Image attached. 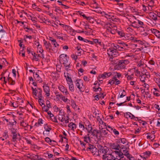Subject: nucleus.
Instances as JSON below:
<instances>
[{"label": "nucleus", "instance_id": "nucleus-1", "mask_svg": "<svg viewBox=\"0 0 160 160\" xmlns=\"http://www.w3.org/2000/svg\"><path fill=\"white\" fill-rule=\"evenodd\" d=\"M98 152L102 154V159L103 160H118L121 153L112 150L110 148L106 146H102L101 145L98 146Z\"/></svg>", "mask_w": 160, "mask_h": 160}, {"label": "nucleus", "instance_id": "nucleus-2", "mask_svg": "<svg viewBox=\"0 0 160 160\" xmlns=\"http://www.w3.org/2000/svg\"><path fill=\"white\" fill-rule=\"evenodd\" d=\"M129 145L127 143L125 146L121 145L120 146L119 150L118 151H116L118 152L119 153H120L121 155L119 158V159H121L124 158V156L125 155L126 157L128 156V154H130L129 152Z\"/></svg>", "mask_w": 160, "mask_h": 160}, {"label": "nucleus", "instance_id": "nucleus-3", "mask_svg": "<svg viewBox=\"0 0 160 160\" xmlns=\"http://www.w3.org/2000/svg\"><path fill=\"white\" fill-rule=\"evenodd\" d=\"M121 76V74L119 72H114L113 73V77L111 79L109 80L108 83L112 85L114 84L118 85L120 84V81L118 80L117 78H120Z\"/></svg>", "mask_w": 160, "mask_h": 160}, {"label": "nucleus", "instance_id": "nucleus-4", "mask_svg": "<svg viewBox=\"0 0 160 160\" xmlns=\"http://www.w3.org/2000/svg\"><path fill=\"white\" fill-rule=\"evenodd\" d=\"M107 54L108 56H112L113 57H116L119 55V53L117 52L114 47V46L110 48L107 50Z\"/></svg>", "mask_w": 160, "mask_h": 160}, {"label": "nucleus", "instance_id": "nucleus-5", "mask_svg": "<svg viewBox=\"0 0 160 160\" xmlns=\"http://www.w3.org/2000/svg\"><path fill=\"white\" fill-rule=\"evenodd\" d=\"M130 22L131 23L130 26L134 28H137L140 27L142 28L143 30H144L143 27H142L144 25V23L141 20L138 19H136V21H134L133 22L130 21Z\"/></svg>", "mask_w": 160, "mask_h": 160}, {"label": "nucleus", "instance_id": "nucleus-6", "mask_svg": "<svg viewBox=\"0 0 160 160\" xmlns=\"http://www.w3.org/2000/svg\"><path fill=\"white\" fill-rule=\"evenodd\" d=\"M69 57L66 54H62L59 56V62L60 63H62L64 65L70 62L68 61Z\"/></svg>", "mask_w": 160, "mask_h": 160}, {"label": "nucleus", "instance_id": "nucleus-7", "mask_svg": "<svg viewBox=\"0 0 160 160\" xmlns=\"http://www.w3.org/2000/svg\"><path fill=\"white\" fill-rule=\"evenodd\" d=\"M10 130L11 133V136L12 137V141L15 142L18 139V135L20 136V134L18 133H17V129L12 128L10 129Z\"/></svg>", "mask_w": 160, "mask_h": 160}, {"label": "nucleus", "instance_id": "nucleus-8", "mask_svg": "<svg viewBox=\"0 0 160 160\" xmlns=\"http://www.w3.org/2000/svg\"><path fill=\"white\" fill-rule=\"evenodd\" d=\"M129 62L128 60L122 59L118 61L117 66L121 69H124L126 68V65Z\"/></svg>", "mask_w": 160, "mask_h": 160}, {"label": "nucleus", "instance_id": "nucleus-9", "mask_svg": "<svg viewBox=\"0 0 160 160\" xmlns=\"http://www.w3.org/2000/svg\"><path fill=\"white\" fill-rule=\"evenodd\" d=\"M88 147L87 149V150H89L93 155L96 154L97 152V148L93 145L88 144Z\"/></svg>", "mask_w": 160, "mask_h": 160}, {"label": "nucleus", "instance_id": "nucleus-10", "mask_svg": "<svg viewBox=\"0 0 160 160\" xmlns=\"http://www.w3.org/2000/svg\"><path fill=\"white\" fill-rule=\"evenodd\" d=\"M59 90L66 95H69L67 88L61 84H59L58 86Z\"/></svg>", "mask_w": 160, "mask_h": 160}, {"label": "nucleus", "instance_id": "nucleus-11", "mask_svg": "<svg viewBox=\"0 0 160 160\" xmlns=\"http://www.w3.org/2000/svg\"><path fill=\"white\" fill-rule=\"evenodd\" d=\"M44 157L47 158V159L50 160H55L56 158L52 154L50 153L49 151H47L46 153H44Z\"/></svg>", "mask_w": 160, "mask_h": 160}, {"label": "nucleus", "instance_id": "nucleus-12", "mask_svg": "<svg viewBox=\"0 0 160 160\" xmlns=\"http://www.w3.org/2000/svg\"><path fill=\"white\" fill-rule=\"evenodd\" d=\"M123 51H125L129 48L128 45L123 42H118Z\"/></svg>", "mask_w": 160, "mask_h": 160}, {"label": "nucleus", "instance_id": "nucleus-13", "mask_svg": "<svg viewBox=\"0 0 160 160\" xmlns=\"http://www.w3.org/2000/svg\"><path fill=\"white\" fill-rule=\"evenodd\" d=\"M33 77L38 82L40 83L42 82V80L41 77L39 76V75L37 72H33Z\"/></svg>", "mask_w": 160, "mask_h": 160}, {"label": "nucleus", "instance_id": "nucleus-14", "mask_svg": "<svg viewBox=\"0 0 160 160\" xmlns=\"http://www.w3.org/2000/svg\"><path fill=\"white\" fill-rule=\"evenodd\" d=\"M120 145L118 144H115V143H111L110 145V147L112 149L116 150V151H118L120 147Z\"/></svg>", "mask_w": 160, "mask_h": 160}, {"label": "nucleus", "instance_id": "nucleus-15", "mask_svg": "<svg viewBox=\"0 0 160 160\" xmlns=\"http://www.w3.org/2000/svg\"><path fill=\"white\" fill-rule=\"evenodd\" d=\"M116 32L118 34L121 38H122L123 39H124L126 38L125 33L122 30L116 29Z\"/></svg>", "mask_w": 160, "mask_h": 160}, {"label": "nucleus", "instance_id": "nucleus-16", "mask_svg": "<svg viewBox=\"0 0 160 160\" xmlns=\"http://www.w3.org/2000/svg\"><path fill=\"white\" fill-rule=\"evenodd\" d=\"M43 88L44 91L45 93V95L47 97H49L50 95L49 87L46 85H45L43 86Z\"/></svg>", "mask_w": 160, "mask_h": 160}, {"label": "nucleus", "instance_id": "nucleus-17", "mask_svg": "<svg viewBox=\"0 0 160 160\" xmlns=\"http://www.w3.org/2000/svg\"><path fill=\"white\" fill-rule=\"evenodd\" d=\"M113 46H114V47L115 48L116 50L118 52V51H123L122 50V48L121 47L118 43V42H117V44H113Z\"/></svg>", "mask_w": 160, "mask_h": 160}, {"label": "nucleus", "instance_id": "nucleus-18", "mask_svg": "<svg viewBox=\"0 0 160 160\" xmlns=\"http://www.w3.org/2000/svg\"><path fill=\"white\" fill-rule=\"evenodd\" d=\"M81 80L80 79H77L76 80V85L79 89L80 91L82 92L83 91V89H82V87L80 85V82H79Z\"/></svg>", "mask_w": 160, "mask_h": 160}, {"label": "nucleus", "instance_id": "nucleus-19", "mask_svg": "<svg viewBox=\"0 0 160 160\" xmlns=\"http://www.w3.org/2000/svg\"><path fill=\"white\" fill-rule=\"evenodd\" d=\"M68 126L71 128L73 131H74L77 128V125L76 124L72 122H71L68 124Z\"/></svg>", "mask_w": 160, "mask_h": 160}, {"label": "nucleus", "instance_id": "nucleus-20", "mask_svg": "<svg viewBox=\"0 0 160 160\" xmlns=\"http://www.w3.org/2000/svg\"><path fill=\"white\" fill-rule=\"evenodd\" d=\"M8 72V77L7 78V80L8 81V82L9 84L11 85H13L15 84V81L13 80L11 78L9 77V72Z\"/></svg>", "mask_w": 160, "mask_h": 160}, {"label": "nucleus", "instance_id": "nucleus-21", "mask_svg": "<svg viewBox=\"0 0 160 160\" xmlns=\"http://www.w3.org/2000/svg\"><path fill=\"white\" fill-rule=\"evenodd\" d=\"M64 67L65 68V70L67 72H68L69 71L72 70L71 69V63L70 62L68 63V64H66V65H64Z\"/></svg>", "mask_w": 160, "mask_h": 160}, {"label": "nucleus", "instance_id": "nucleus-22", "mask_svg": "<svg viewBox=\"0 0 160 160\" xmlns=\"http://www.w3.org/2000/svg\"><path fill=\"white\" fill-rule=\"evenodd\" d=\"M43 44L44 46L45 47L46 49L47 50L48 49L49 51H50L51 50L50 47H51V44L50 42H48L45 40Z\"/></svg>", "mask_w": 160, "mask_h": 160}, {"label": "nucleus", "instance_id": "nucleus-23", "mask_svg": "<svg viewBox=\"0 0 160 160\" xmlns=\"http://www.w3.org/2000/svg\"><path fill=\"white\" fill-rule=\"evenodd\" d=\"M86 129L87 130L88 134H90L92 132V127L91 124H89L88 126H86Z\"/></svg>", "mask_w": 160, "mask_h": 160}, {"label": "nucleus", "instance_id": "nucleus-24", "mask_svg": "<svg viewBox=\"0 0 160 160\" xmlns=\"http://www.w3.org/2000/svg\"><path fill=\"white\" fill-rule=\"evenodd\" d=\"M44 128L45 129V131L47 132H48V133H45V131H44L43 132V134L44 135L46 134L47 135L48 134H49V132H50V131L51 129V128L49 127L48 126H47V124H46V125H45Z\"/></svg>", "mask_w": 160, "mask_h": 160}, {"label": "nucleus", "instance_id": "nucleus-25", "mask_svg": "<svg viewBox=\"0 0 160 160\" xmlns=\"http://www.w3.org/2000/svg\"><path fill=\"white\" fill-rule=\"evenodd\" d=\"M150 132L147 133V138L150 139L152 141L155 138V136L154 134L150 135Z\"/></svg>", "mask_w": 160, "mask_h": 160}, {"label": "nucleus", "instance_id": "nucleus-26", "mask_svg": "<svg viewBox=\"0 0 160 160\" xmlns=\"http://www.w3.org/2000/svg\"><path fill=\"white\" fill-rule=\"evenodd\" d=\"M2 26L0 24V38H2L5 32V30L2 29Z\"/></svg>", "mask_w": 160, "mask_h": 160}, {"label": "nucleus", "instance_id": "nucleus-27", "mask_svg": "<svg viewBox=\"0 0 160 160\" xmlns=\"http://www.w3.org/2000/svg\"><path fill=\"white\" fill-rule=\"evenodd\" d=\"M71 105L72 108L75 110V111L77 110V105L75 101L73 100H71Z\"/></svg>", "mask_w": 160, "mask_h": 160}, {"label": "nucleus", "instance_id": "nucleus-28", "mask_svg": "<svg viewBox=\"0 0 160 160\" xmlns=\"http://www.w3.org/2000/svg\"><path fill=\"white\" fill-rule=\"evenodd\" d=\"M89 135L90 134L88 133L87 135H85L83 137L84 141L88 144L89 143L88 141H89L90 139Z\"/></svg>", "mask_w": 160, "mask_h": 160}, {"label": "nucleus", "instance_id": "nucleus-29", "mask_svg": "<svg viewBox=\"0 0 160 160\" xmlns=\"http://www.w3.org/2000/svg\"><path fill=\"white\" fill-rule=\"evenodd\" d=\"M104 79L106 78V76H105L104 72L103 74H100L98 77V79L99 82L102 81V79H101V78Z\"/></svg>", "mask_w": 160, "mask_h": 160}, {"label": "nucleus", "instance_id": "nucleus-30", "mask_svg": "<svg viewBox=\"0 0 160 160\" xmlns=\"http://www.w3.org/2000/svg\"><path fill=\"white\" fill-rule=\"evenodd\" d=\"M153 89L155 90V91H153V95L157 97L160 96V93H159V90L155 88H154Z\"/></svg>", "mask_w": 160, "mask_h": 160}, {"label": "nucleus", "instance_id": "nucleus-31", "mask_svg": "<svg viewBox=\"0 0 160 160\" xmlns=\"http://www.w3.org/2000/svg\"><path fill=\"white\" fill-rule=\"evenodd\" d=\"M8 72L7 70H6V71L4 72H2L1 76V77L0 78V80H1L2 78H3L4 79V82L3 84H5L7 82V81L5 80V77L4 76V74L6 72Z\"/></svg>", "mask_w": 160, "mask_h": 160}, {"label": "nucleus", "instance_id": "nucleus-32", "mask_svg": "<svg viewBox=\"0 0 160 160\" xmlns=\"http://www.w3.org/2000/svg\"><path fill=\"white\" fill-rule=\"evenodd\" d=\"M102 132V136L106 137L108 136V131L110 132L109 130H108L107 129L106 130H101Z\"/></svg>", "mask_w": 160, "mask_h": 160}, {"label": "nucleus", "instance_id": "nucleus-33", "mask_svg": "<svg viewBox=\"0 0 160 160\" xmlns=\"http://www.w3.org/2000/svg\"><path fill=\"white\" fill-rule=\"evenodd\" d=\"M62 117H63V119H65L64 121L66 123H67L69 122V117L68 115H67L66 117L65 114H64L63 115H62Z\"/></svg>", "mask_w": 160, "mask_h": 160}, {"label": "nucleus", "instance_id": "nucleus-34", "mask_svg": "<svg viewBox=\"0 0 160 160\" xmlns=\"http://www.w3.org/2000/svg\"><path fill=\"white\" fill-rule=\"evenodd\" d=\"M38 98H42V91L41 88H38Z\"/></svg>", "mask_w": 160, "mask_h": 160}, {"label": "nucleus", "instance_id": "nucleus-35", "mask_svg": "<svg viewBox=\"0 0 160 160\" xmlns=\"http://www.w3.org/2000/svg\"><path fill=\"white\" fill-rule=\"evenodd\" d=\"M69 86V90L72 92H73L74 89L73 82L68 84Z\"/></svg>", "mask_w": 160, "mask_h": 160}, {"label": "nucleus", "instance_id": "nucleus-36", "mask_svg": "<svg viewBox=\"0 0 160 160\" xmlns=\"http://www.w3.org/2000/svg\"><path fill=\"white\" fill-rule=\"evenodd\" d=\"M143 8L142 10L144 12H146L147 11H151V8H149L148 6H146L145 5L143 4L142 5Z\"/></svg>", "mask_w": 160, "mask_h": 160}, {"label": "nucleus", "instance_id": "nucleus-37", "mask_svg": "<svg viewBox=\"0 0 160 160\" xmlns=\"http://www.w3.org/2000/svg\"><path fill=\"white\" fill-rule=\"evenodd\" d=\"M150 14V17L153 20H156L157 19V16L155 13L153 12H151Z\"/></svg>", "mask_w": 160, "mask_h": 160}, {"label": "nucleus", "instance_id": "nucleus-38", "mask_svg": "<svg viewBox=\"0 0 160 160\" xmlns=\"http://www.w3.org/2000/svg\"><path fill=\"white\" fill-rule=\"evenodd\" d=\"M140 79L141 81L142 82H145V77L144 76V74L143 73H142V74H140Z\"/></svg>", "mask_w": 160, "mask_h": 160}, {"label": "nucleus", "instance_id": "nucleus-39", "mask_svg": "<svg viewBox=\"0 0 160 160\" xmlns=\"http://www.w3.org/2000/svg\"><path fill=\"white\" fill-rule=\"evenodd\" d=\"M126 115H128V116L129 117L131 118V119L134 118H138L135 117L131 113L129 112H126Z\"/></svg>", "mask_w": 160, "mask_h": 160}, {"label": "nucleus", "instance_id": "nucleus-40", "mask_svg": "<svg viewBox=\"0 0 160 160\" xmlns=\"http://www.w3.org/2000/svg\"><path fill=\"white\" fill-rule=\"evenodd\" d=\"M45 141L50 145L54 144V143H52V140L48 137H46L45 139Z\"/></svg>", "mask_w": 160, "mask_h": 160}, {"label": "nucleus", "instance_id": "nucleus-41", "mask_svg": "<svg viewBox=\"0 0 160 160\" xmlns=\"http://www.w3.org/2000/svg\"><path fill=\"white\" fill-rule=\"evenodd\" d=\"M126 94V92L125 91V90H123L122 91V93H121V94H120V93H119V95H120V96H118V99L119 98H122L124 97V96H125Z\"/></svg>", "mask_w": 160, "mask_h": 160}, {"label": "nucleus", "instance_id": "nucleus-42", "mask_svg": "<svg viewBox=\"0 0 160 160\" xmlns=\"http://www.w3.org/2000/svg\"><path fill=\"white\" fill-rule=\"evenodd\" d=\"M102 136L101 131L98 130L96 135L95 137L97 138H100Z\"/></svg>", "mask_w": 160, "mask_h": 160}, {"label": "nucleus", "instance_id": "nucleus-43", "mask_svg": "<svg viewBox=\"0 0 160 160\" xmlns=\"http://www.w3.org/2000/svg\"><path fill=\"white\" fill-rule=\"evenodd\" d=\"M20 125L24 128H26L28 126H30L28 123H25L23 120L20 122Z\"/></svg>", "mask_w": 160, "mask_h": 160}, {"label": "nucleus", "instance_id": "nucleus-44", "mask_svg": "<svg viewBox=\"0 0 160 160\" xmlns=\"http://www.w3.org/2000/svg\"><path fill=\"white\" fill-rule=\"evenodd\" d=\"M97 120L99 122V125H100V124L103 125L104 122L102 121V119L100 118L99 116L97 117Z\"/></svg>", "mask_w": 160, "mask_h": 160}, {"label": "nucleus", "instance_id": "nucleus-45", "mask_svg": "<svg viewBox=\"0 0 160 160\" xmlns=\"http://www.w3.org/2000/svg\"><path fill=\"white\" fill-rule=\"evenodd\" d=\"M38 102L41 106H42L43 105H45L44 103V100L42 99V98H38Z\"/></svg>", "mask_w": 160, "mask_h": 160}, {"label": "nucleus", "instance_id": "nucleus-46", "mask_svg": "<svg viewBox=\"0 0 160 160\" xmlns=\"http://www.w3.org/2000/svg\"><path fill=\"white\" fill-rule=\"evenodd\" d=\"M62 67V65L61 64H58L56 65V68L57 71L60 72H61V69Z\"/></svg>", "mask_w": 160, "mask_h": 160}, {"label": "nucleus", "instance_id": "nucleus-47", "mask_svg": "<svg viewBox=\"0 0 160 160\" xmlns=\"http://www.w3.org/2000/svg\"><path fill=\"white\" fill-rule=\"evenodd\" d=\"M118 142L119 143H121L123 144H124L126 143L127 140L126 139L124 138H121L119 139L118 140Z\"/></svg>", "mask_w": 160, "mask_h": 160}, {"label": "nucleus", "instance_id": "nucleus-48", "mask_svg": "<svg viewBox=\"0 0 160 160\" xmlns=\"http://www.w3.org/2000/svg\"><path fill=\"white\" fill-rule=\"evenodd\" d=\"M68 77L65 78L68 84L72 83V80L71 77H68Z\"/></svg>", "mask_w": 160, "mask_h": 160}, {"label": "nucleus", "instance_id": "nucleus-49", "mask_svg": "<svg viewBox=\"0 0 160 160\" xmlns=\"http://www.w3.org/2000/svg\"><path fill=\"white\" fill-rule=\"evenodd\" d=\"M17 123V122L15 120L11 122H10L7 124V125L11 126L12 127L14 125H16Z\"/></svg>", "mask_w": 160, "mask_h": 160}, {"label": "nucleus", "instance_id": "nucleus-50", "mask_svg": "<svg viewBox=\"0 0 160 160\" xmlns=\"http://www.w3.org/2000/svg\"><path fill=\"white\" fill-rule=\"evenodd\" d=\"M42 110L43 111L47 112L49 109L50 108L48 107L47 106H45V105L42 106Z\"/></svg>", "mask_w": 160, "mask_h": 160}, {"label": "nucleus", "instance_id": "nucleus-51", "mask_svg": "<svg viewBox=\"0 0 160 160\" xmlns=\"http://www.w3.org/2000/svg\"><path fill=\"white\" fill-rule=\"evenodd\" d=\"M127 155L128 156L126 157L128 158V160H137L130 154H128V155Z\"/></svg>", "mask_w": 160, "mask_h": 160}, {"label": "nucleus", "instance_id": "nucleus-52", "mask_svg": "<svg viewBox=\"0 0 160 160\" xmlns=\"http://www.w3.org/2000/svg\"><path fill=\"white\" fill-rule=\"evenodd\" d=\"M39 156V155L33 154L32 155L31 159L34 160H38Z\"/></svg>", "mask_w": 160, "mask_h": 160}, {"label": "nucleus", "instance_id": "nucleus-53", "mask_svg": "<svg viewBox=\"0 0 160 160\" xmlns=\"http://www.w3.org/2000/svg\"><path fill=\"white\" fill-rule=\"evenodd\" d=\"M105 76H106V78H108L111 76L113 77V73L111 72H104Z\"/></svg>", "mask_w": 160, "mask_h": 160}, {"label": "nucleus", "instance_id": "nucleus-54", "mask_svg": "<svg viewBox=\"0 0 160 160\" xmlns=\"http://www.w3.org/2000/svg\"><path fill=\"white\" fill-rule=\"evenodd\" d=\"M55 11L57 12L60 13L62 11L60 9V8L59 7L56 6L55 7Z\"/></svg>", "mask_w": 160, "mask_h": 160}, {"label": "nucleus", "instance_id": "nucleus-55", "mask_svg": "<svg viewBox=\"0 0 160 160\" xmlns=\"http://www.w3.org/2000/svg\"><path fill=\"white\" fill-rule=\"evenodd\" d=\"M95 21L98 24H100L102 25L103 24V21H101L100 20L96 19Z\"/></svg>", "mask_w": 160, "mask_h": 160}, {"label": "nucleus", "instance_id": "nucleus-56", "mask_svg": "<svg viewBox=\"0 0 160 160\" xmlns=\"http://www.w3.org/2000/svg\"><path fill=\"white\" fill-rule=\"evenodd\" d=\"M82 122H81L79 123V127L80 128H82V130H84L85 128V127L84 126V125L82 124Z\"/></svg>", "mask_w": 160, "mask_h": 160}, {"label": "nucleus", "instance_id": "nucleus-57", "mask_svg": "<svg viewBox=\"0 0 160 160\" xmlns=\"http://www.w3.org/2000/svg\"><path fill=\"white\" fill-rule=\"evenodd\" d=\"M61 100L65 102H70V100L67 98H66L65 97L63 96Z\"/></svg>", "mask_w": 160, "mask_h": 160}, {"label": "nucleus", "instance_id": "nucleus-58", "mask_svg": "<svg viewBox=\"0 0 160 160\" xmlns=\"http://www.w3.org/2000/svg\"><path fill=\"white\" fill-rule=\"evenodd\" d=\"M130 9L133 12H138V10L135 7H130Z\"/></svg>", "mask_w": 160, "mask_h": 160}, {"label": "nucleus", "instance_id": "nucleus-59", "mask_svg": "<svg viewBox=\"0 0 160 160\" xmlns=\"http://www.w3.org/2000/svg\"><path fill=\"white\" fill-rule=\"evenodd\" d=\"M58 111L59 112V115H62L64 114H65V113H64L63 110L62 109H59Z\"/></svg>", "mask_w": 160, "mask_h": 160}, {"label": "nucleus", "instance_id": "nucleus-60", "mask_svg": "<svg viewBox=\"0 0 160 160\" xmlns=\"http://www.w3.org/2000/svg\"><path fill=\"white\" fill-rule=\"evenodd\" d=\"M93 90L94 91L96 92H97L98 91H101L102 90V89L100 87L97 88L96 87H93Z\"/></svg>", "mask_w": 160, "mask_h": 160}, {"label": "nucleus", "instance_id": "nucleus-61", "mask_svg": "<svg viewBox=\"0 0 160 160\" xmlns=\"http://www.w3.org/2000/svg\"><path fill=\"white\" fill-rule=\"evenodd\" d=\"M8 133L7 132H4L3 133V136L5 139H6L8 138Z\"/></svg>", "mask_w": 160, "mask_h": 160}, {"label": "nucleus", "instance_id": "nucleus-62", "mask_svg": "<svg viewBox=\"0 0 160 160\" xmlns=\"http://www.w3.org/2000/svg\"><path fill=\"white\" fill-rule=\"evenodd\" d=\"M52 43L53 45L55 47H57L59 46V44H58L56 40H55L53 41L52 42Z\"/></svg>", "mask_w": 160, "mask_h": 160}, {"label": "nucleus", "instance_id": "nucleus-63", "mask_svg": "<svg viewBox=\"0 0 160 160\" xmlns=\"http://www.w3.org/2000/svg\"><path fill=\"white\" fill-rule=\"evenodd\" d=\"M98 130L96 129H94L92 131V132H91V134L93 136H95L96 133H97Z\"/></svg>", "mask_w": 160, "mask_h": 160}, {"label": "nucleus", "instance_id": "nucleus-64", "mask_svg": "<svg viewBox=\"0 0 160 160\" xmlns=\"http://www.w3.org/2000/svg\"><path fill=\"white\" fill-rule=\"evenodd\" d=\"M63 95L62 94H56V99L58 100H59L60 99H61L62 98Z\"/></svg>", "mask_w": 160, "mask_h": 160}]
</instances>
